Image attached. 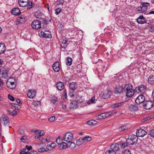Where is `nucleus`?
<instances>
[{"label":"nucleus","instance_id":"09e8293b","mask_svg":"<svg viewBox=\"0 0 154 154\" xmlns=\"http://www.w3.org/2000/svg\"><path fill=\"white\" fill-rule=\"evenodd\" d=\"M55 116H52L48 120L49 121H50L51 122H53L55 120Z\"/></svg>","mask_w":154,"mask_h":154},{"label":"nucleus","instance_id":"de8ad7c7","mask_svg":"<svg viewBox=\"0 0 154 154\" xmlns=\"http://www.w3.org/2000/svg\"><path fill=\"white\" fill-rule=\"evenodd\" d=\"M8 97L10 100L12 101H14L15 100L14 97L10 94L8 95Z\"/></svg>","mask_w":154,"mask_h":154},{"label":"nucleus","instance_id":"6ab92c4d","mask_svg":"<svg viewBox=\"0 0 154 154\" xmlns=\"http://www.w3.org/2000/svg\"><path fill=\"white\" fill-rule=\"evenodd\" d=\"M75 100L79 104L84 102L85 100L83 97L77 95L76 97Z\"/></svg>","mask_w":154,"mask_h":154},{"label":"nucleus","instance_id":"58836bf2","mask_svg":"<svg viewBox=\"0 0 154 154\" xmlns=\"http://www.w3.org/2000/svg\"><path fill=\"white\" fill-rule=\"evenodd\" d=\"M85 142L91 141L92 139L91 137L89 136H86L83 138Z\"/></svg>","mask_w":154,"mask_h":154},{"label":"nucleus","instance_id":"aec40b11","mask_svg":"<svg viewBox=\"0 0 154 154\" xmlns=\"http://www.w3.org/2000/svg\"><path fill=\"white\" fill-rule=\"evenodd\" d=\"M8 71L5 69H0V73L2 75V77L5 78L8 76Z\"/></svg>","mask_w":154,"mask_h":154},{"label":"nucleus","instance_id":"1a4fd4ad","mask_svg":"<svg viewBox=\"0 0 154 154\" xmlns=\"http://www.w3.org/2000/svg\"><path fill=\"white\" fill-rule=\"evenodd\" d=\"M153 106L152 102L151 101H145L144 103L143 106L144 108L146 109H149Z\"/></svg>","mask_w":154,"mask_h":154},{"label":"nucleus","instance_id":"4c0bfd02","mask_svg":"<svg viewBox=\"0 0 154 154\" xmlns=\"http://www.w3.org/2000/svg\"><path fill=\"white\" fill-rule=\"evenodd\" d=\"M35 16L37 18H40L42 16L41 13L39 11H37L35 13Z\"/></svg>","mask_w":154,"mask_h":154},{"label":"nucleus","instance_id":"b1692460","mask_svg":"<svg viewBox=\"0 0 154 154\" xmlns=\"http://www.w3.org/2000/svg\"><path fill=\"white\" fill-rule=\"evenodd\" d=\"M78 105V103L75 100L72 101L70 104V108L73 109H75L77 107Z\"/></svg>","mask_w":154,"mask_h":154},{"label":"nucleus","instance_id":"a211bd4d","mask_svg":"<svg viewBox=\"0 0 154 154\" xmlns=\"http://www.w3.org/2000/svg\"><path fill=\"white\" fill-rule=\"evenodd\" d=\"M123 90H124V88L122 86H119L116 88L115 93L117 94H120L122 92Z\"/></svg>","mask_w":154,"mask_h":154},{"label":"nucleus","instance_id":"20e7f679","mask_svg":"<svg viewBox=\"0 0 154 154\" xmlns=\"http://www.w3.org/2000/svg\"><path fill=\"white\" fill-rule=\"evenodd\" d=\"M138 137L137 136L132 135L129 137L127 140V143L130 145H133L137 143Z\"/></svg>","mask_w":154,"mask_h":154},{"label":"nucleus","instance_id":"0e129e2a","mask_svg":"<svg viewBox=\"0 0 154 154\" xmlns=\"http://www.w3.org/2000/svg\"><path fill=\"white\" fill-rule=\"evenodd\" d=\"M27 139L26 137L25 136H24L22 137V138H20V140L21 141H24Z\"/></svg>","mask_w":154,"mask_h":154},{"label":"nucleus","instance_id":"f704fd0d","mask_svg":"<svg viewBox=\"0 0 154 154\" xmlns=\"http://www.w3.org/2000/svg\"><path fill=\"white\" fill-rule=\"evenodd\" d=\"M53 140V138L51 136H47L45 139V141L47 143L52 142Z\"/></svg>","mask_w":154,"mask_h":154},{"label":"nucleus","instance_id":"13d9d810","mask_svg":"<svg viewBox=\"0 0 154 154\" xmlns=\"http://www.w3.org/2000/svg\"><path fill=\"white\" fill-rule=\"evenodd\" d=\"M73 91H74L72 90V91H70V93L69 94V95L70 97H72L74 96V92Z\"/></svg>","mask_w":154,"mask_h":154},{"label":"nucleus","instance_id":"473e14b6","mask_svg":"<svg viewBox=\"0 0 154 154\" xmlns=\"http://www.w3.org/2000/svg\"><path fill=\"white\" fill-rule=\"evenodd\" d=\"M67 40H63L62 41V44L61 45V46L62 48H66V47L67 45Z\"/></svg>","mask_w":154,"mask_h":154},{"label":"nucleus","instance_id":"c03bdc74","mask_svg":"<svg viewBox=\"0 0 154 154\" xmlns=\"http://www.w3.org/2000/svg\"><path fill=\"white\" fill-rule=\"evenodd\" d=\"M141 6L142 8L141 13H143L147 10V8L146 6H142V5H141Z\"/></svg>","mask_w":154,"mask_h":154},{"label":"nucleus","instance_id":"9b49d317","mask_svg":"<svg viewBox=\"0 0 154 154\" xmlns=\"http://www.w3.org/2000/svg\"><path fill=\"white\" fill-rule=\"evenodd\" d=\"M2 122L5 126L8 125L10 124V121L8 116L5 115L3 114L2 117Z\"/></svg>","mask_w":154,"mask_h":154},{"label":"nucleus","instance_id":"338daca9","mask_svg":"<svg viewBox=\"0 0 154 154\" xmlns=\"http://www.w3.org/2000/svg\"><path fill=\"white\" fill-rule=\"evenodd\" d=\"M128 146V145L127 143H123L122 144V146L123 148H125L127 147Z\"/></svg>","mask_w":154,"mask_h":154},{"label":"nucleus","instance_id":"8fccbe9b","mask_svg":"<svg viewBox=\"0 0 154 154\" xmlns=\"http://www.w3.org/2000/svg\"><path fill=\"white\" fill-rule=\"evenodd\" d=\"M17 115V111L16 109H14L13 111L11 113V116H14Z\"/></svg>","mask_w":154,"mask_h":154},{"label":"nucleus","instance_id":"2eb2a0df","mask_svg":"<svg viewBox=\"0 0 154 154\" xmlns=\"http://www.w3.org/2000/svg\"><path fill=\"white\" fill-rule=\"evenodd\" d=\"M137 21L138 23L141 24L145 23L146 22L145 18L142 15L139 17L137 19Z\"/></svg>","mask_w":154,"mask_h":154},{"label":"nucleus","instance_id":"bb28decb","mask_svg":"<svg viewBox=\"0 0 154 154\" xmlns=\"http://www.w3.org/2000/svg\"><path fill=\"white\" fill-rule=\"evenodd\" d=\"M63 138L60 136H59L57 139L56 140V142L58 144L60 145V144H61L63 142Z\"/></svg>","mask_w":154,"mask_h":154},{"label":"nucleus","instance_id":"49530a36","mask_svg":"<svg viewBox=\"0 0 154 154\" xmlns=\"http://www.w3.org/2000/svg\"><path fill=\"white\" fill-rule=\"evenodd\" d=\"M122 154H131V153L129 150H126L122 152Z\"/></svg>","mask_w":154,"mask_h":154},{"label":"nucleus","instance_id":"6e6552de","mask_svg":"<svg viewBox=\"0 0 154 154\" xmlns=\"http://www.w3.org/2000/svg\"><path fill=\"white\" fill-rule=\"evenodd\" d=\"M31 26L33 29H38L41 27V22L38 20H35L32 23Z\"/></svg>","mask_w":154,"mask_h":154},{"label":"nucleus","instance_id":"c85d7f7f","mask_svg":"<svg viewBox=\"0 0 154 154\" xmlns=\"http://www.w3.org/2000/svg\"><path fill=\"white\" fill-rule=\"evenodd\" d=\"M43 37L45 38H49L51 37V32L48 31L44 32Z\"/></svg>","mask_w":154,"mask_h":154},{"label":"nucleus","instance_id":"f8f14e48","mask_svg":"<svg viewBox=\"0 0 154 154\" xmlns=\"http://www.w3.org/2000/svg\"><path fill=\"white\" fill-rule=\"evenodd\" d=\"M36 91L35 90H29L27 93L28 97L29 98H33L35 96Z\"/></svg>","mask_w":154,"mask_h":154},{"label":"nucleus","instance_id":"9d476101","mask_svg":"<svg viewBox=\"0 0 154 154\" xmlns=\"http://www.w3.org/2000/svg\"><path fill=\"white\" fill-rule=\"evenodd\" d=\"M145 100V98L144 95L141 94L137 97L135 101L136 104H139L143 102Z\"/></svg>","mask_w":154,"mask_h":154},{"label":"nucleus","instance_id":"3c124183","mask_svg":"<svg viewBox=\"0 0 154 154\" xmlns=\"http://www.w3.org/2000/svg\"><path fill=\"white\" fill-rule=\"evenodd\" d=\"M149 134L151 137H154V129L151 130Z\"/></svg>","mask_w":154,"mask_h":154},{"label":"nucleus","instance_id":"412c9836","mask_svg":"<svg viewBox=\"0 0 154 154\" xmlns=\"http://www.w3.org/2000/svg\"><path fill=\"white\" fill-rule=\"evenodd\" d=\"M11 13L15 15H18L20 14V9L18 8H14L11 11Z\"/></svg>","mask_w":154,"mask_h":154},{"label":"nucleus","instance_id":"052dcab7","mask_svg":"<svg viewBox=\"0 0 154 154\" xmlns=\"http://www.w3.org/2000/svg\"><path fill=\"white\" fill-rule=\"evenodd\" d=\"M149 3L146 2V3H143L141 4V5L142 6H146V7H147L148 5H149Z\"/></svg>","mask_w":154,"mask_h":154},{"label":"nucleus","instance_id":"774afa93","mask_svg":"<svg viewBox=\"0 0 154 154\" xmlns=\"http://www.w3.org/2000/svg\"><path fill=\"white\" fill-rule=\"evenodd\" d=\"M26 148L28 150H30L32 149V146H29L28 145H26Z\"/></svg>","mask_w":154,"mask_h":154},{"label":"nucleus","instance_id":"6e6d98bb","mask_svg":"<svg viewBox=\"0 0 154 154\" xmlns=\"http://www.w3.org/2000/svg\"><path fill=\"white\" fill-rule=\"evenodd\" d=\"M44 32L42 31H39L38 32V34L41 37H43Z\"/></svg>","mask_w":154,"mask_h":154},{"label":"nucleus","instance_id":"39448f33","mask_svg":"<svg viewBox=\"0 0 154 154\" xmlns=\"http://www.w3.org/2000/svg\"><path fill=\"white\" fill-rule=\"evenodd\" d=\"M73 135L71 132H68L65 134L63 137L64 140L70 143L73 139Z\"/></svg>","mask_w":154,"mask_h":154},{"label":"nucleus","instance_id":"c756f323","mask_svg":"<svg viewBox=\"0 0 154 154\" xmlns=\"http://www.w3.org/2000/svg\"><path fill=\"white\" fill-rule=\"evenodd\" d=\"M129 109L131 111H136L138 109V107L135 105L131 104L129 106Z\"/></svg>","mask_w":154,"mask_h":154},{"label":"nucleus","instance_id":"2f4dec72","mask_svg":"<svg viewBox=\"0 0 154 154\" xmlns=\"http://www.w3.org/2000/svg\"><path fill=\"white\" fill-rule=\"evenodd\" d=\"M83 143H85L83 138H80L78 140L76 141V143L77 145L80 146Z\"/></svg>","mask_w":154,"mask_h":154},{"label":"nucleus","instance_id":"37998d69","mask_svg":"<svg viewBox=\"0 0 154 154\" xmlns=\"http://www.w3.org/2000/svg\"><path fill=\"white\" fill-rule=\"evenodd\" d=\"M105 154H116V152L112 150H109L105 152Z\"/></svg>","mask_w":154,"mask_h":154},{"label":"nucleus","instance_id":"f257e3e1","mask_svg":"<svg viewBox=\"0 0 154 154\" xmlns=\"http://www.w3.org/2000/svg\"><path fill=\"white\" fill-rule=\"evenodd\" d=\"M124 90L126 96L128 97H131L134 94L135 91L133 89L132 85L131 84L126 85L124 88Z\"/></svg>","mask_w":154,"mask_h":154},{"label":"nucleus","instance_id":"7ed1b4c3","mask_svg":"<svg viewBox=\"0 0 154 154\" xmlns=\"http://www.w3.org/2000/svg\"><path fill=\"white\" fill-rule=\"evenodd\" d=\"M6 84L7 87L9 88H14L16 86V80L12 77L10 78L7 81Z\"/></svg>","mask_w":154,"mask_h":154},{"label":"nucleus","instance_id":"f3484780","mask_svg":"<svg viewBox=\"0 0 154 154\" xmlns=\"http://www.w3.org/2000/svg\"><path fill=\"white\" fill-rule=\"evenodd\" d=\"M56 87L59 91H61L64 88V84L63 82H59L56 84Z\"/></svg>","mask_w":154,"mask_h":154},{"label":"nucleus","instance_id":"bf43d9fd","mask_svg":"<svg viewBox=\"0 0 154 154\" xmlns=\"http://www.w3.org/2000/svg\"><path fill=\"white\" fill-rule=\"evenodd\" d=\"M149 30L151 32H153L154 31V26H151L149 28Z\"/></svg>","mask_w":154,"mask_h":154},{"label":"nucleus","instance_id":"79ce46f5","mask_svg":"<svg viewBox=\"0 0 154 154\" xmlns=\"http://www.w3.org/2000/svg\"><path fill=\"white\" fill-rule=\"evenodd\" d=\"M39 140L40 142V144H43L44 146H45L46 145L45 144V139H44L43 138L41 137L39 139Z\"/></svg>","mask_w":154,"mask_h":154},{"label":"nucleus","instance_id":"69168bd1","mask_svg":"<svg viewBox=\"0 0 154 154\" xmlns=\"http://www.w3.org/2000/svg\"><path fill=\"white\" fill-rule=\"evenodd\" d=\"M26 149H23L22 150H21L20 152L19 153L20 154H24L25 152H26Z\"/></svg>","mask_w":154,"mask_h":154},{"label":"nucleus","instance_id":"864d4df0","mask_svg":"<svg viewBox=\"0 0 154 154\" xmlns=\"http://www.w3.org/2000/svg\"><path fill=\"white\" fill-rule=\"evenodd\" d=\"M61 11V9L60 8H57L56 9L55 11L56 14L57 15L58 14H60Z\"/></svg>","mask_w":154,"mask_h":154},{"label":"nucleus","instance_id":"ea45409f","mask_svg":"<svg viewBox=\"0 0 154 154\" xmlns=\"http://www.w3.org/2000/svg\"><path fill=\"white\" fill-rule=\"evenodd\" d=\"M38 152H47V151H48V150H47V147H46V149H45L43 147L40 148L38 149Z\"/></svg>","mask_w":154,"mask_h":154},{"label":"nucleus","instance_id":"603ef678","mask_svg":"<svg viewBox=\"0 0 154 154\" xmlns=\"http://www.w3.org/2000/svg\"><path fill=\"white\" fill-rule=\"evenodd\" d=\"M127 128V127L126 126H123L119 128V130L120 131H123L125 130Z\"/></svg>","mask_w":154,"mask_h":154},{"label":"nucleus","instance_id":"72a5a7b5","mask_svg":"<svg viewBox=\"0 0 154 154\" xmlns=\"http://www.w3.org/2000/svg\"><path fill=\"white\" fill-rule=\"evenodd\" d=\"M66 63L67 65L70 66L72 64V58L67 57L66 59Z\"/></svg>","mask_w":154,"mask_h":154},{"label":"nucleus","instance_id":"a878e982","mask_svg":"<svg viewBox=\"0 0 154 154\" xmlns=\"http://www.w3.org/2000/svg\"><path fill=\"white\" fill-rule=\"evenodd\" d=\"M56 146V144L54 143H51V145H48L47 146V150H51L54 149Z\"/></svg>","mask_w":154,"mask_h":154},{"label":"nucleus","instance_id":"680f3d73","mask_svg":"<svg viewBox=\"0 0 154 154\" xmlns=\"http://www.w3.org/2000/svg\"><path fill=\"white\" fill-rule=\"evenodd\" d=\"M111 112V114H110V115H109V116H114L116 113V112L115 111L110 112Z\"/></svg>","mask_w":154,"mask_h":154},{"label":"nucleus","instance_id":"4468645a","mask_svg":"<svg viewBox=\"0 0 154 154\" xmlns=\"http://www.w3.org/2000/svg\"><path fill=\"white\" fill-rule=\"evenodd\" d=\"M53 69L55 72H58L60 70V64L58 62H55L53 65Z\"/></svg>","mask_w":154,"mask_h":154},{"label":"nucleus","instance_id":"a18cd8bd","mask_svg":"<svg viewBox=\"0 0 154 154\" xmlns=\"http://www.w3.org/2000/svg\"><path fill=\"white\" fill-rule=\"evenodd\" d=\"M37 134H39L40 135V136H42L45 135V132L43 131H40L38 130V132L37 133Z\"/></svg>","mask_w":154,"mask_h":154},{"label":"nucleus","instance_id":"423d86ee","mask_svg":"<svg viewBox=\"0 0 154 154\" xmlns=\"http://www.w3.org/2000/svg\"><path fill=\"white\" fill-rule=\"evenodd\" d=\"M111 92L108 89L103 90L100 94V97L103 99H105L110 97Z\"/></svg>","mask_w":154,"mask_h":154},{"label":"nucleus","instance_id":"5701e85b","mask_svg":"<svg viewBox=\"0 0 154 154\" xmlns=\"http://www.w3.org/2000/svg\"><path fill=\"white\" fill-rule=\"evenodd\" d=\"M111 150L115 152L119 149V145L117 144H113L111 146Z\"/></svg>","mask_w":154,"mask_h":154},{"label":"nucleus","instance_id":"0eeeda50","mask_svg":"<svg viewBox=\"0 0 154 154\" xmlns=\"http://www.w3.org/2000/svg\"><path fill=\"white\" fill-rule=\"evenodd\" d=\"M146 90V87L143 85H141L138 87H136L135 89V91L137 93L140 92L144 93Z\"/></svg>","mask_w":154,"mask_h":154},{"label":"nucleus","instance_id":"5fc2aeb1","mask_svg":"<svg viewBox=\"0 0 154 154\" xmlns=\"http://www.w3.org/2000/svg\"><path fill=\"white\" fill-rule=\"evenodd\" d=\"M95 100V98L94 97H92L90 100L88 102V104H90L91 103H93Z\"/></svg>","mask_w":154,"mask_h":154},{"label":"nucleus","instance_id":"f03ea898","mask_svg":"<svg viewBox=\"0 0 154 154\" xmlns=\"http://www.w3.org/2000/svg\"><path fill=\"white\" fill-rule=\"evenodd\" d=\"M18 3L20 6L24 7L27 6L28 9H30L32 7V4L29 0H19Z\"/></svg>","mask_w":154,"mask_h":154},{"label":"nucleus","instance_id":"c9c22d12","mask_svg":"<svg viewBox=\"0 0 154 154\" xmlns=\"http://www.w3.org/2000/svg\"><path fill=\"white\" fill-rule=\"evenodd\" d=\"M97 122L94 120H91L87 122V124L89 125H92L97 124Z\"/></svg>","mask_w":154,"mask_h":154},{"label":"nucleus","instance_id":"e433bc0d","mask_svg":"<svg viewBox=\"0 0 154 154\" xmlns=\"http://www.w3.org/2000/svg\"><path fill=\"white\" fill-rule=\"evenodd\" d=\"M51 101L54 104H56L58 101V98L56 97H52Z\"/></svg>","mask_w":154,"mask_h":154},{"label":"nucleus","instance_id":"dca6fc26","mask_svg":"<svg viewBox=\"0 0 154 154\" xmlns=\"http://www.w3.org/2000/svg\"><path fill=\"white\" fill-rule=\"evenodd\" d=\"M111 112H106L103 113L99 115L98 116V118L100 119H105L109 116L110 115Z\"/></svg>","mask_w":154,"mask_h":154},{"label":"nucleus","instance_id":"7c9ffc66","mask_svg":"<svg viewBox=\"0 0 154 154\" xmlns=\"http://www.w3.org/2000/svg\"><path fill=\"white\" fill-rule=\"evenodd\" d=\"M60 145V148L61 149H65L68 147L67 144L65 142L62 143Z\"/></svg>","mask_w":154,"mask_h":154},{"label":"nucleus","instance_id":"393cba45","mask_svg":"<svg viewBox=\"0 0 154 154\" xmlns=\"http://www.w3.org/2000/svg\"><path fill=\"white\" fill-rule=\"evenodd\" d=\"M125 104V102H122L119 103H115L112 104V106L114 108H118L123 106Z\"/></svg>","mask_w":154,"mask_h":154},{"label":"nucleus","instance_id":"4be33fe9","mask_svg":"<svg viewBox=\"0 0 154 154\" xmlns=\"http://www.w3.org/2000/svg\"><path fill=\"white\" fill-rule=\"evenodd\" d=\"M69 86L71 90L75 91L77 88V85L76 82H72L69 84Z\"/></svg>","mask_w":154,"mask_h":154},{"label":"nucleus","instance_id":"a19ab883","mask_svg":"<svg viewBox=\"0 0 154 154\" xmlns=\"http://www.w3.org/2000/svg\"><path fill=\"white\" fill-rule=\"evenodd\" d=\"M70 144L69 146L68 147L71 149H73L75 148V143L72 142H70Z\"/></svg>","mask_w":154,"mask_h":154},{"label":"nucleus","instance_id":"cd10ccee","mask_svg":"<svg viewBox=\"0 0 154 154\" xmlns=\"http://www.w3.org/2000/svg\"><path fill=\"white\" fill-rule=\"evenodd\" d=\"M148 83L151 84H154V75L150 76L148 79Z\"/></svg>","mask_w":154,"mask_h":154},{"label":"nucleus","instance_id":"e2e57ef3","mask_svg":"<svg viewBox=\"0 0 154 154\" xmlns=\"http://www.w3.org/2000/svg\"><path fill=\"white\" fill-rule=\"evenodd\" d=\"M142 8L141 5L140 7H138L137 8V11L139 12L140 13H141Z\"/></svg>","mask_w":154,"mask_h":154},{"label":"nucleus","instance_id":"ddd939ff","mask_svg":"<svg viewBox=\"0 0 154 154\" xmlns=\"http://www.w3.org/2000/svg\"><path fill=\"white\" fill-rule=\"evenodd\" d=\"M136 134V136L139 137H143L146 134V132L144 130L140 129L137 131Z\"/></svg>","mask_w":154,"mask_h":154},{"label":"nucleus","instance_id":"4d7b16f0","mask_svg":"<svg viewBox=\"0 0 154 154\" xmlns=\"http://www.w3.org/2000/svg\"><path fill=\"white\" fill-rule=\"evenodd\" d=\"M39 103V101H34L33 102L32 105L35 106H37L38 105V103Z\"/></svg>","mask_w":154,"mask_h":154}]
</instances>
